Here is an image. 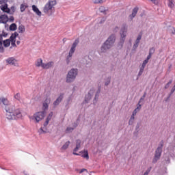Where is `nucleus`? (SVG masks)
I'll return each mask as SVG.
<instances>
[{
	"mask_svg": "<svg viewBox=\"0 0 175 175\" xmlns=\"http://www.w3.org/2000/svg\"><path fill=\"white\" fill-rule=\"evenodd\" d=\"M5 111L6 117L8 120H17L18 118H21L23 117L21 109L13 105L6 107Z\"/></svg>",
	"mask_w": 175,
	"mask_h": 175,
	"instance_id": "obj_1",
	"label": "nucleus"
},
{
	"mask_svg": "<svg viewBox=\"0 0 175 175\" xmlns=\"http://www.w3.org/2000/svg\"><path fill=\"white\" fill-rule=\"evenodd\" d=\"M57 5V1L49 0L43 8V12L48 16H51L54 12H55V6Z\"/></svg>",
	"mask_w": 175,
	"mask_h": 175,
	"instance_id": "obj_2",
	"label": "nucleus"
},
{
	"mask_svg": "<svg viewBox=\"0 0 175 175\" xmlns=\"http://www.w3.org/2000/svg\"><path fill=\"white\" fill-rule=\"evenodd\" d=\"M114 42H116V36L114 35L110 36L104 43L103 46H102L101 51L105 53L106 52V50L111 49V47H113V44H114Z\"/></svg>",
	"mask_w": 175,
	"mask_h": 175,
	"instance_id": "obj_3",
	"label": "nucleus"
},
{
	"mask_svg": "<svg viewBox=\"0 0 175 175\" xmlns=\"http://www.w3.org/2000/svg\"><path fill=\"white\" fill-rule=\"evenodd\" d=\"M76 76H77V69H71L67 75L66 82L72 83L76 79Z\"/></svg>",
	"mask_w": 175,
	"mask_h": 175,
	"instance_id": "obj_4",
	"label": "nucleus"
},
{
	"mask_svg": "<svg viewBox=\"0 0 175 175\" xmlns=\"http://www.w3.org/2000/svg\"><path fill=\"white\" fill-rule=\"evenodd\" d=\"M44 116H46V111H42L36 113L33 116V117L36 122H39L40 121H42L43 118H44Z\"/></svg>",
	"mask_w": 175,
	"mask_h": 175,
	"instance_id": "obj_5",
	"label": "nucleus"
},
{
	"mask_svg": "<svg viewBox=\"0 0 175 175\" xmlns=\"http://www.w3.org/2000/svg\"><path fill=\"white\" fill-rule=\"evenodd\" d=\"M126 32H128V25L124 24L122 26L120 30V39L122 42H125V38H126Z\"/></svg>",
	"mask_w": 175,
	"mask_h": 175,
	"instance_id": "obj_6",
	"label": "nucleus"
},
{
	"mask_svg": "<svg viewBox=\"0 0 175 175\" xmlns=\"http://www.w3.org/2000/svg\"><path fill=\"white\" fill-rule=\"evenodd\" d=\"M79 38L75 40L69 51L68 57H72V55H73V53L76 51V47H77V44H79Z\"/></svg>",
	"mask_w": 175,
	"mask_h": 175,
	"instance_id": "obj_7",
	"label": "nucleus"
},
{
	"mask_svg": "<svg viewBox=\"0 0 175 175\" xmlns=\"http://www.w3.org/2000/svg\"><path fill=\"white\" fill-rule=\"evenodd\" d=\"M162 147H163V144H161V146H159L155 152L154 159L155 161H158L161 158V155L162 154Z\"/></svg>",
	"mask_w": 175,
	"mask_h": 175,
	"instance_id": "obj_8",
	"label": "nucleus"
},
{
	"mask_svg": "<svg viewBox=\"0 0 175 175\" xmlns=\"http://www.w3.org/2000/svg\"><path fill=\"white\" fill-rule=\"evenodd\" d=\"M17 36H18V33L15 31L10 37V39L11 40V45L12 47H17V45H16V38H17Z\"/></svg>",
	"mask_w": 175,
	"mask_h": 175,
	"instance_id": "obj_9",
	"label": "nucleus"
},
{
	"mask_svg": "<svg viewBox=\"0 0 175 175\" xmlns=\"http://www.w3.org/2000/svg\"><path fill=\"white\" fill-rule=\"evenodd\" d=\"M80 147H81V140L77 139L76 141V147L74 148L73 152H72L74 155H77V156L80 155L79 153H77V151H79V149L80 148Z\"/></svg>",
	"mask_w": 175,
	"mask_h": 175,
	"instance_id": "obj_10",
	"label": "nucleus"
},
{
	"mask_svg": "<svg viewBox=\"0 0 175 175\" xmlns=\"http://www.w3.org/2000/svg\"><path fill=\"white\" fill-rule=\"evenodd\" d=\"M51 102V98H50V97H48L44 100L42 104V110H44V111H46V110L49 109V105H50Z\"/></svg>",
	"mask_w": 175,
	"mask_h": 175,
	"instance_id": "obj_11",
	"label": "nucleus"
},
{
	"mask_svg": "<svg viewBox=\"0 0 175 175\" xmlns=\"http://www.w3.org/2000/svg\"><path fill=\"white\" fill-rule=\"evenodd\" d=\"M8 64L14 66H18V62L14 57H10L7 59Z\"/></svg>",
	"mask_w": 175,
	"mask_h": 175,
	"instance_id": "obj_12",
	"label": "nucleus"
},
{
	"mask_svg": "<svg viewBox=\"0 0 175 175\" xmlns=\"http://www.w3.org/2000/svg\"><path fill=\"white\" fill-rule=\"evenodd\" d=\"M137 12H139V8L135 7L133 8L132 14L129 16L131 20H133L135 17H136V14H137Z\"/></svg>",
	"mask_w": 175,
	"mask_h": 175,
	"instance_id": "obj_13",
	"label": "nucleus"
},
{
	"mask_svg": "<svg viewBox=\"0 0 175 175\" xmlns=\"http://www.w3.org/2000/svg\"><path fill=\"white\" fill-rule=\"evenodd\" d=\"M54 66V62H49L46 64H43L42 69H50L52 66Z\"/></svg>",
	"mask_w": 175,
	"mask_h": 175,
	"instance_id": "obj_14",
	"label": "nucleus"
},
{
	"mask_svg": "<svg viewBox=\"0 0 175 175\" xmlns=\"http://www.w3.org/2000/svg\"><path fill=\"white\" fill-rule=\"evenodd\" d=\"M9 21V18L6 15L0 16V23L6 24Z\"/></svg>",
	"mask_w": 175,
	"mask_h": 175,
	"instance_id": "obj_15",
	"label": "nucleus"
},
{
	"mask_svg": "<svg viewBox=\"0 0 175 175\" xmlns=\"http://www.w3.org/2000/svg\"><path fill=\"white\" fill-rule=\"evenodd\" d=\"M32 8V10L33 12H34L35 14H37V16H42V12H40V10H39V8H38V7H36V5H33L31 6Z\"/></svg>",
	"mask_w": 175,
	"mask_h": 175,
	"instance_id": "obj_16",
	"label": "nucleus"
},
{
	"mask_svg": "<svg viewBox=\"0 0 175 175\" xmlns=\"http://www.w3.org/2000/svg\"><path fill=\"white\" fill-rule=\"evenodd\" d=\"M64 98V94H61L56 100L53 103L54 106H58L59 103L62 101V99Z\"/></svg>",
	"mask_w": 175,
	"mask_h": 175,
	"instance_id": "obj_17",
	"label": "nucleus"
},
{
	"mask_svg": "<svg viewBox=\"0 0 175 175\" xmlns=\"http://www.w3.org/2000/svg\"><path fill=\"white\" fill-rule=\"evenodd\" d=\"M0 9L3 11L5 13H10V9L8 8V4L1 5Z\"/></svg>",
	"mask_w": 175,
	"mask_h": 175,
	"instance_id": "obj_18",
	"label": "nucleus"
},
{
	"mask_svg": "<svg viewBox=\"0 0 175 175\" xmlns=\"http://www.w3.org/2000/svg\"><path fill=\"white\" fill-rule=\"evenodd\" d=\"M79 154H82V158H85L87 161L90 159V156L88 155V150H83L79 152Z\"/></svg>",
	"mask_w": 175,
	"mask_h": 175,
	"instance_id": "obj_19",
	"label": "nucleus"
},
{
	"mask_svg": "<svg viewBox=\"0 0 175 175\" xmlns=\"http://www.w3.org/2000/svg\"><path fill=\"white\" fill-rule=\"evenodd\" d=\"M43 60L42 59H38L35 62V66H37V68H43Z\"/></svg>",
	"mask_w": 175,
	"mask_h": 175,
	"instance_id": "obj_20",
	"label": "nucleus"
},
{
	"mask_svg": "<svg viewBox=\"0 0 175 175\" xmlns=\"http://www.w3.org/2000/svg\"><path fill=\"white\" fill-rule=\"evenodd\" d=\"M53 117V112H51V113H49V116L47 117L45 122L44 123V126H46L47 125H49V122H50V120H51Z\"/></svg>",
	"mask_w": 175,
	"mask_h": 175,
	"instance_id": "obj_21",
	"label": "nucleus"
},
{
	"mask_svg": "<svg viewBox=\"0 0 175 175\" xmlns=\"http://www.w3.org/2000/svg\"><path fill=\"white\" fill-rule=\"evenodd\" d=\"M53 117V112H51V113H49V116L47 117L45 122L44 123V126H46L47 125H49V122H50V120H51Z\"/></svg>",
	"mask_w": 175,
	"mask_h": 175,
	"instance_id": "obj_22",
	"label": "nucleus"
},
{
	"mask_svg": "<svg viewBox=\"0 0 175 175\" xmlns=\"http://www.w3.org/2000/svg\"><path fill=\"white\" fill-rule=\"evenodd\" d=\"M0 102L1 103H3V105H5V106H8L9 105V100L3 97L0 98Z\"/></svg>",
	"mask_w": 175,
	"mask_h": 175,
	"instance_id": "obj_23",
	"label": "nucleus"
},
{
	"mask_svg": "<svg viewBox=\"0 0 175 175\" xmlns=\"http://www.w3.org/2000/svg\"><path fill=\"white\" fill-rule=\"evenodd\" d=\"M11 42L12 40H10V38L3 41V44L4 47H9V46H10Z\"/></svg>",
	"mask_w": 175,
	"mask_h": 175,
	"instance_id": "obj_24",
	"label": "nucleus"
},
{
	"mask_svg": "<svg viewBox=\"0 0 175 175\" xmlns=\"http://www.w3.org/2000/svg\"><path fill=\"white\" fill-rule=\"evenodd\" d=\"M24 32H25V27H24V25H20L18 27V33H24Z\"/></svg>",
	"mask_w": 175,
	"mask_h": 175,
	"instance_id": "obj_25",
	"label": "nucleus"
},
{
	"mask_svg": "<svg viewBox=\"0 0 175 175\" xmlns=\"http://www.w3.org/2000/svg\"><path fill=\"white\" fill-rule=\"evenodd\" d=\"M168 8L173 9L174 8V0H168Z\"/></svg>",
	"mask_w": 175,
	"mask_h": 175,
	"instance_id": "obj_26",
	"label": "nucleus"
},
{
	"mask_svg": "<svg viewBox=\"0 0 175 175\" xmlns=\"http://www.w3.org/2000/svg\"><path fill=\"white\" fill-rule=\"evenodd\" d=\"M28 8V5L27 3H23L21 5V12L23 13V12L25 11V9Z\"/></svg>",
	"mask_w": 175,
	"mask_h": 175,
	"instance_id": "obj_27",
	"label": "nucleus"
},
{
	"mask_svg": "<svg viewBox=\"0 0 175 175\" xmlns=\"http://www.w3.org/2000/svg\"><path fill=\"white\" fill-rule=\"evenodd\" d=\"M140 109H142V105L139 104V107H137L133 112V116H136L137 114V111H140Z\"/></svg>",
	"mask_w": 175,
	"mask_h": 175,
	"instance_id": "obj_28",
	"label": "nucleus"
},
{
	"mask_svg": "<svg viewBox=\"0 0 175 175\" xmlns=\"http://www.w3.org/2000/svg\"><path fill=\"white\" fill-rule=\"evenodd\" d=\"M17 29V25L16 23H12L10 26V31H16Z\"/></svg>",
	"mask_w": 175,
	"mask_h": 175,
	"instance_id": "obj_29",
	"label": "nucleus"
},
{
	"mask_svg": "<svg viewBox=\"0 0 175 175\" xmlns=\"http://www.w3.org/2000/svg\"><path fill=\"white\" fill-rule=\"evenodd\" d=\"M69 144H70V142H67L65 143V144L63 145V146L62 147V150H66V148H68V147H69Z\"/></svg>",
	"mask_w": 175,
	"mask_h": 175,
	"instance_id": "obj_30",
	"label": "nucleus"
},
{
	"mask_svg": "<svg viewBox=\"0 0 175 175\" xmlns=\"http://www.w3.org/2000/svg\"><path fill=\"white\" fill-rule=\"evenodd\" d=\"M106 2V0H94V3H95L96 5L98 4H102L103 3Z\"/></svg>",
	"mask_w": 175,
	"mask_h": 175,
	"instance_id": "obj_31",
	"label": "nucleus"
},
{
	"mask_svg": "<svg viewBox=\"0 0 175 175\" xmlns=\"http://www.w3.org/2000/svg\"><path fill=\"white\" fill-rule=\"evenodd\" d=\"M100 13H106V8L105 6H101L99 8Z\"/></svg>",
	"mask_w": 175,
	"mask_h": 175,
	"instance_id": "obj_32",
	"label": "nucleus"
},
{
	"mask_svg": "<svg viewBox=\"0 0 175 175\" xmlns=\"http://www.w3.org/2000/svg\"><path fill=\"white\" fill-rule=\"evenodd\" d=\"M154 53H155V48H154V47L150 48L149 50V54L152 55V54H154Z\"/></svg>",
	"mask_w": 175,
	"mask_h": 175,
	"instance_id": "obj_33",
	"label": "nucleus"
},
{
	"mask_svg": "<svg viewBox=\"0 0 175 175\" xmlns=\"http://www.w3.org/2000/svg\"><path fill=\"white\" fill-rule=\"evenodd\" d=\"M172 83H173V81L170 80L169 82L165 85V89L169 88V87H170V84H172Z\"/></svg>",
	"mask_w": 175,
	"mask_h": 175,
	"instance_id": "obj_34",
	"label": "nucleus"
},
{
	"mask_svg": "<svg viewBox=\"0 0 175 175\" xmlns=\"http://www.w3.org/2000/svg\"><path fill=\"white\" fill-rule=\"evenodd\" d=\"M73 129H75L74 128H71V127H68L66 130V133H69L70 132H72V131H73Z\"/></svg>",
	"mask_w": 175,
	"mask_h": 175,
	"instance_id": "obj_35",
	"label": "nucleus"
},
{
	"mask_svg": "<svg viewBox=\"0 0 175 175\" xmlns=\"http://www.w3.org/2000/svg\"><path fill=\"white\" fill-rule=\"evenodd\" d=\"M170 33H172V35H175V28L174 27H171Z\"/></svg>",
	"mask_w": 175,
	"mask_h": 175,
	"instance_id": "obj_36",
	"label": "nucleus"
},
{
	"mask_svg": "<svg viewBox=\"0 0 175 175\" xmlns=\"http://www.w3.org/2000/svg\"><path fill=\"white\" fill-rule=\"evenodd\" d=\"M15 99H17V100H20L21 99V96H20V93H17L15 96H14Z\"/></svg>",
	"mask_w": 175,
	"mask_h": 175,
	"instance_id": "obj_37",
	"label": "nucleus"
},
{
	"mask_svg": "<svg viewBox=\"0 0 175 175\" xmlns=\"http://www.w3.org/2000/svg\"><path fill=\"white\" fill-rule=\"evenodd\" d=\"M150 2L153 3L154 5H158V3H159L158 0H150Z\"/></svg>",
	"mask_w": 175,
	"mask_h": 175,
	"instance_id": "obj_38",
	"label": "nucleus"
},
{
	"mask_svg": "<svg viewBox=\"0 0 175 175\" xmlns=\"http://www.w3.org/2000/svg\"><path fill=\"white\" fill-rule=\"evenodd\" d=\"M150 172H151V167H150L149 169H148L146 172L144 174V175H148V173H150Z\"/></svg>",
	"mask_w": 175,
	"mask_h": 175,
	"instance_id": "obj_39",
	"label": "nucleus"
},
{
	"mask_svg": "<svg viewBox=\"0 0 175 175\" xmlns=\"http://www.w3.org/2000/svg\"><path fill=\"white\" fill-rule=\"evenodd\" d=\"M39 133L42 135V133H46V131H44L43 128L41 127L39 130Z\"/></svg>",
	"mask_w": 175,
	"mask_h": 175,
	"instance_id": "obj_40",
	"label": "nucleus"
},
{
	"mask_svg": "<svg viewBox=\"0 0 175 175\" xmlns=\"http://www.w3.org/2000/svg\"><path fill=\"white\" fill-rule=\"evenodd\" d=\"M5 52V49H3V46H0V53H4Z\"/></svg>",
	"mask_w": 175,
	"mask_h": 175,
	"instance_id": "obj_41",
	"label": "nucleus"
},
{
	"mask_svg": "<svg viewBox=\"0 0 175 175\" xmlns=\"http://www.w3.org/2000/svg\"><path fill=\"white\" fill-rule=\"evenodd\" d=\"M152 56V55H151L150 53H149V55H148L146 60L147 61H150V59H151V57Z\"/></svg>",
	"mask_w": 175,
	"mask_h": 175,
	"instance_id": "obj_42",
	"label": "nucleus"
},
{
	"mask_svg": "<svg viewBox=\"0 0 175 175\" xmlns=\"http://www.w3.org/2000/svg\"><path fill=\"white\" fill-rule=\"evenodd\" d=\"M83 172H87V169L85 168H83L80 170L79 173L81 174V173H83Z\"/></svg>",
	"mask_w": 175,
	"mask_h": 175,
	"instance_id": "obj_43",
	"label": "nucleus"
},
{
	"mask_svg": "<svg viewBox=\"0 0 175 175\" xmlns=\"http://www.w3.org/2000/svg\"><path fill=\"white\" fill-rule=\"evenodd\" d=\"M109 84H110V78H109L107 81L105 82V85H109Z\"/></svg>",
	"mask_w": 175,
	"mask_h": 175,
	"instance_id": "obj_44",
	"label": "nucleus"
},
{
	"mask_svg": "<svg viewBox=\"0 0 175 175\" xmlns=\"http://www.w3.org/2000/svg\"><path fill=\"white\" fill-rule=\"evenodd\" d=\"M138 46H139V43L135 42L134 47H135V49H137Z\"/></svg>",
	"mask_w": 175,
	"mask_h": 175,
	"instance_id": "obj_45",
	"label": "nucleus"
},
{
	"mask_svg": "<svg viewBox=\"0 0 175 175\" xmlns=\"http://www.w3.org/2000/svg\"><path fill=\"white\" fill-rule=\"evenodd\" d=\"M138 40H142V34H139L137 38Z\"/></svg>",
	"mask_w": 175,
	"mask_h": 175,
	"instance_id": "obj_46",
	"label": "nucleus"
},
{
	"mask_svg": "<svg viewBox=\"0 0 175 175\" xmlns=\"http://www.w3.org/2000/svg\"><path fill=\"white\" fill-rule=\"evenodd\" d=\"M143 64H144L145 65H147V64H148V60H147V59H146L144 61Z\"/></svg>",
	"mask_w": 175,
	"mask_h": 175,
	"instance_id": "obj_47",
	"label": "nucleus"
},
{
	"mask_svg": "<svg viewBox=\"0 0 175 175\" xmlns=\"http://www.w3.org/2000/svg\"><path fill=\"white\" fill-rule=\"evenodd\" d=\"M144 98H146V94H144L143 96V98H142L140 100H139V104L140 103V102H142L143 100V99H144Z\"/></svg>",
	"mask_w": 175,
	"mask_h": 175,
	"instance_id": "obj_48",
	"label": "nucleus"
},
{
	"mask_svg": "<svg viewBox=\"0 0 175 175\" xmlns=\"http://www.w3.org/2000/svg\"><path fill=\"white\" fill-rule=\"evenodd\" d=\"M144 98H146V94H144L143 96V98H142L140 100H139V104L140 103V102H142L143 100V99H144Z\"/></svg>",
	"mask_w": 175,
	"mask_h": 175,
	"instance_id": "obj_49",
	"label": "nucleus"
},
{
	"mask_svg": "<svg viewBox=\"0 0 175 175\" xmlns=\"http://www.w3.org/2000/svg\"><path fill=\"white\" fill-rule=\"evenodd\" d=\"M143 72H144V71H141V70H139V73H138V76H142V75H143Z\"/></svg>",
	"mask_w": 175,
	"mask_h": 175,
	"instance_id": "obj_50",
	"label": "nucleus"
},
{
	"mask_svg": "<svg viewBox=\"0 0 175 175\" xmlns=\"http://www.w3.org/2000/svg\"><path fill=\"white\" fill-rule=\"evenodd\" d=\"M130 120H131L132 121H135V116L132 115Z\"/></svg>",
	"mask_w": 175,
	"mask_h": 175,
	"instance_id": "obj_51",
	"label": "nucleus"
},
{
	"mask_svg": "<svg viewBox=\"0 0 175 175\" xmlns=\"http://www.w3.org/2000/svg\"><path fill=\"white\" fill-rule=\"evenodd\" d=\"M129 124V125H132V124H133V120L130 119Z\"/></svg>",
	"mask_w": 175,
	"mask_h": 175,
	"instance_id": "obj_52",
	"label": "nucleus"
},
{
	"mask_svg": "<svg viewBox=\"0 0 175 175\" xmlns=\"http://www.w3.org/2000/svg\"><path fill=\"white\" fill-rule=\"evenodd\" d=\"M139 70H141L142 72H144V67L141 66L140 68H139Z\"/></svg>",
	"mask_w": 175,
	"mask_h": 175,
	"instance_id": "obj_53",
	"label": "nucleus"
},
{
	"mask_svg": "<svg viewBox=\"0 0 175 175\" xmlns=\"http://www.w3.org/2000/svg\"><path fill=\"white\" fill-rule=\"evenodd\" d=\"M3 3H5V0H0V5H3Z\"/></svg>",
	"mask_w": 175,
	"mask_h": 175,
	"instance_id": "obj_54",
	"label": "nucleus"
},
{
	"mask_svg": "<svg viewBox=\"0 0 175 175\" xmlns=\"http://www.w3.org/2000/svg\"><path fill=\"white\" fill-rule=\"evenodd\" d=\"M135 43H140V40H138V39H137L136 40H135Z\"/></svg>",
	"mask_w": 175,
	"mask_h": 175,
	"instance_id": "obj_55",
	"label": "nucleus"
},
{
	"mask_svg": "<svg viewBox=\"0 0 175 175\" xmlns=\"http://www.w3.org/2000/svg\"><path fill=\"white\" fill-rule=\"evenodd\" d=\"M175 89L174 88H172V90H171V93L173 94V92H174Z\"/></svg>",
	"mask_w": 175,
	"mask_h": 175,
	"instance_id": "obj_56",
	"label": "nucleus"
},
{
	"mask_svg": "<svg viewBox=\"0 0 175 175\" xmlns=\"http://www.w3.org/2000/svg\"><path fill=\"white\" fill-rule=\"evenodd\" d=\"M146 64H144V63H143L142 66L143 68H146Z\"/></svg>",
	"mask_w": 175,
	"mask_h": 175,
	"instance_id": "obj_57",
	"label": "nucleus"
},
{
	"mask_svg": "<svg viewBox=\"0 0 175 175\" xmlns=\"http://www.w3.org/2000/svg\"><path fill=\"white\" fill-rule=\"evenodd\" d=\"M16 44H18V45L20 44V41H17Z\"/></svg>",
	"mask_w": 175,
	"mask_h": 175,
	"instance_id": "obj_58",
	"label": "nucleus"
},
{
	"mask_svg": "<svg viewBox=\"0 0 175 175\" xmlns=\"http://www.w3.org/2000/svg\"><path fill=\"white\" fill-rule=\"evenodd\" d=\"M88 96H89L90 99H91V94H90V93L88 94Z\"/></svg>",
	"mask_w": 175,
	"mask_h": 175,
	"instance_id": "obj_59",
	"label": "nucleus"
},
{
	"mask_svg": "<svg viewBox=\"0 0 175 175\" xmlns=\"http://www.w3.org/2000/svg\"><path fill=\"white\" fill-rule=\"evenodd\" d=\"M0 46H2V41H0Z\"/></svg>",
	"mask_w": 175,
	"mask_h": 175,
	"instance_id": "obj_60",
	"label": "nucleus"
},
{
	"mask_svg": "<svg viewBox=\"0 0 175 175\" xmlns=\"http://www.w3.org/2000/svg\"><path fill=\"white\" fill-rule=\"evenodd\" d=\"M174 88V90H175V85H174V87H173Z\"/></svg>",
	"mask_w": 175,
	"mask_h": 175,
	"instance_id": "obj_61",
	"label": "nucleus"
},
{
	"mask_svg": "<svg viewBox=\"0 0 175 175\" xmlns=\"http://www.w3.org/2000/svg\"><path fill=\"white\" fill-rule=\"evenodd\" d=\"M63 40H64V42H65V39H63Z\"/></svg>",
	"mask_w": 175,
	"mask_h": 175,
	"instance_id": "obj_62",
	"label": "nucleus"
},
{
	"mask_svg": "<svg viewBox=\"0 0 175 175\" xmlns=\"http://www.w3.org/2000/svg\"><path fill=\"white\" fill-rule=\"evenodd\" d=\"M63 40H64V42H65V39H63Z\"/></svg>",
	"mask_w": 175,
	"mask_h": 175,
	"instance_id": "obj_63",
	"label": "nucleus"
}]
</instances>
